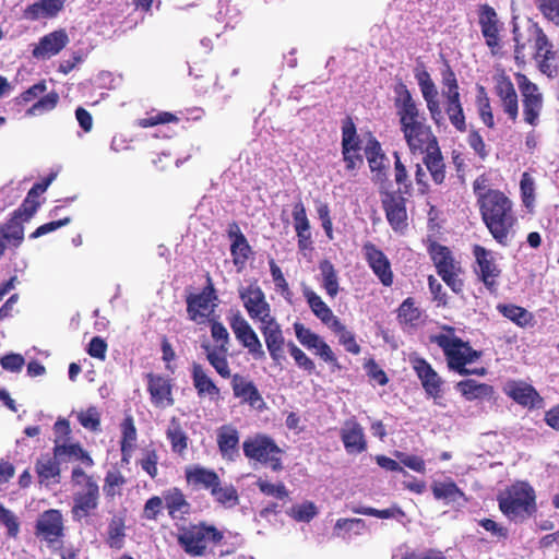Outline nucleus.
I'll return each instance as SVG.
<instances>
[{
    "label": "nucleus",
    "mask_w": 559,
    "mask_h": 559,
    "mask_svg": "<svg viewBox=\"0 0 559 559\" xmlns=\"http://www.w3.org/2000/svg\"><path fill=\"white\" fill-rule=\"evenodd\" d=\"M394 157V168H393V175H394V181L397 185L399 193L411 195L413 190L412 180L408 175V170L405 166V164L402 162L400 153L395 151L393 153Z\"/></svg>",
    "instance_id": "obj_49"
},
{
    "label": "nucleus",
    "mask_w": 559,
    "mask_h": 559,
    "mask_svg": "<svg viewBox=\"0 0 559 559\" xmlns=\"http://www.w3.org/2000/svg\"><path fill=\"white\" fill-rule=\"evenodd\" d=\"M497 309L504 318L520 328H532L535 324L533 313L523 307L513 304H500Z\"/></svg>",
    "instance_id": "obj_39"
},
{
    "label": "nucleus",
    "mask_w": 559,
    "mask_h": 559,
    "mask_svg": "<svg viewBox=\"0 0 559 559\" xmlns=\"http://www.w3.org/2000/svg\"><path fill=\"white\" fill-rule=\"evenodd\" d=\"M493 91L502 111L512 123H515L519 118V97L511 79L506 74L496 76Z\"/></svg>",
    "instance_id": "obj_18"
},
{
    "label": "nucleus",
    "mask_w": 559,
    "mask_h": 559,
    "mask_svg": "<svg viewBox=\"0 0 559 559\" xmlns=\"http://www.w3.org/2000/svg\"><path fill=\"white\" fill-rule=\"evenodd\" d=\"M319 269L322 274V287L331 298H334L340 290L337 273L334 265L331 261L323 260L320 262Z\"/></svg>",
    "instance_id": "obj_51"
},
{
    "label": "nucleus",
    "mask_w": 559,
    "mask_h": 559,
    "mask_svg": "<svg viewBox=\"0 0 559 559\" xmlns=\"http://www.w3.org/2000/svg\"><path fill=\"white\" fill-rule=\"evenodd\" d=\"M230 253L233 257L234 265L238 271H241L249 259L251 247L240 230L234 235V240L230 246Z\"/></svg>",
    "instance_id": "obj_44"
},
{
    "label": "nucleus",
    "mask_w": 559,
    "mask_h": 559,
    "mask_svg": "<svg viewBox=\"0 0 559 559\" xmlns=\"http://www.w3.org/2000/svg\"><path fill=\"white\" fill-rule=\"evenodd\" d=\"M229 325L239 344L245 347L254 360L266 358L262 343L250 323L240 312L234 313L229 319Z\"/></svg>",
    "instance_id": "obj_9"
},
{
    "label": "nucleus",
    "mask_w": 559,
    "mask_h": 559,
    "mask_svg": "<svg viewBox=\"0 0 559 559\" xmlns=\"http://www.w3.org/2000/svg\"><path fill=\"white\" fill-rule=\"evenodd\" d=\"M477 112L481 122L488 129H495L496 122L493 118V111L490 104V98L486 92V88L483 85L477 86V94L475 99Z\"/></svg>",
    "instance_id": "obj_47"
},
{
    "label": "nucleus",
    "mask_w": 559,
    "mask_h": 559,
    "mask_svg": "<svg viewBox=\"0 0 559 559\" xmlns=\"http://www.w3.org/2000/svg\"><path fill=\"white\" fill-rule=\"evenodd\" d=\"M126 484L124 476L119 471H108L104 479L103 491L107 498L121 495V487Z\"/></svg>",
    "instance_id": "obj_56"
},
{
    "label": "nucleus",
    "mask_w": 559,
    "mask_h": 559,
    "mask_svg": "<svg viewBox=\"0 0 559 559\" xmlns=\"http://www.w3.org/2000/svg\"><path fill=\"white\" fill-rule=\"evenodd\" d=\"M120 451L122 455V461L128 463L129 459L131 457L132 451L135 448V441L138 437L134 419L131 415H127L123 418L122 423L120 424Z\"/></svg>",
    "instance_id": "obj_38"
},
{
    "label": "nucleus",
    "mask_w": 559,
    "mask_h": 559,
    "mask_svg": "<svg viewBox=\"0 0 559 559\" xmlns=\"http://www.w3.org/2000/svg\"><path fill=\"white\" fill-rule=\"evenodd\" d=\"M166 438L170 442L171 451L182 454L188 448L189 438L183 426L177 417H171L166 429Z\"/></svg>",
    "instance_id": "obj_41"
},
{
    "label": "nucleus",
    "mask_w": 559,
    "mask_h": 559,
    "mask_svg": "<svg viewBox=\"0 0 559 559\" xmlns=\"http://www.w3.org/2000/svg\"><path fill=\"white\" fill-rule=\"evenodd\" d=\"M188 486L193 489L210 488V469L199 465H190L185 469Z\"/></svg>",
    "instance_id": "obj_52"
},
{
    "label": "nucleus",
    "mask_w": 559,
    "mask_h": 559,
    "mask_svg": "<svg viewBox=\"0 0 559 559\" xmlns=\"http://www.w3.org/2000/svg\"><path fill=\"white\" fill-rule=\"evenodd\" d=\"M23 222L21 217L12 213L11 218L0 226L3 237L15 247H19L24 240Z\"/></svg>",
    "instance_id": "obj_50"
},
{
    "label": "nucleus",
    "mask_w": 559,
    "mask_h": 559,
    "mask_svg": "<svg viewBox=\"0 0 559 559\" xmlns=\"http://www.w3.org/2000/svg\"><path fill=\"white\" fill-rule=\"evenodd\" d=\"M230 384L234 396L240 399L241 402L257 408H261V406L264 404V401L255 384L251 380H248L246 377L239 373H235L231 377Z\"/></svg>",
    "instance_id": "obj_30"
},
{
    "label": "nucleus",
    "mask_w": 559,
    "mask_h": 559,
    "mask_svg": "<svg viewBox=\"0 0 559 559\" xmlns=\"http://www.w3.org/2000/svg\"><path fill=\"white\" fill-rule=\"evenodd\" d=\"M164 510L165 498L163 492L162 496H152L145 501L141 516L147 521H157Z\"/></svg>",
    "instance_id": "obj_58"
},
{
    "label": "nucleus",
    "mask_w": 559,
    "mask_h": 559,
    "mask_svg": "<svg viewBox=\"0 0 559 559\" xmlns=\"http://www.w3.org/2000/svg\"><path fill=\"white\" fill-rule=\"evenodd\" d=\"M473 255L477 265L475 267L477 278L489 292H495L498 286L497 278L500 276L501 270L497 265L492 252L480 245H474Z\"/></svg>",
    "instance_id": "obj_12"
},
{
    "label": "nucleus",
    "mask_w": 559,
    "mask_h": 559,
    "mask_svg": "<svg viewBox=\"0 0 559 559\" xmlns=\"http://www.w3.org/2000/svg\"><path fill=\"white\" fill-rule=\"evenodd\" d=\"M271 359L280 364L284 359L285 337L275 317L269 318L260 325Z\"/></svg>",
    "instance_id": "obj_22"
},
{
    "label": "nucleus",
    "mask_w": 559,
    "mask_h": 559,
    "mask_svg": "<svg viewBox=\"0 0 559 559\" xmlns=\"http://www.w3.org/2000/svg\"><path fill=\"white\" fill-rule=\"evenodd\" d=\"M342 150L360 151V140L357 135V129L349 117H347L342 124Z\"/></svg>",
    "instance_id": "obj_55"
},
{
    "label": "nucleus",
    "mask_w": 559,
    "mask_h": 559,
    "mask_svg": "<svg viewBox=\"0 0 559 559\" xmlns=\"http://www.w3.org/2000/svg\"><path fill=\"white\" fill-rule=\"evenodd\" d=\"M396 318L400 324L407 326H416L421 319V310L416 306L413 297H407L399 306Z\"/></svg>",
    "instance_id": "obj_46"
},
{
    "label": "nucleus",
    "mask_w": 559,
    "mask_h": 559,
    "mask_svg": "<svg viewBox=\"0 0 559 559\" xmlns=\"http://www.w3.org/2000/svg\"><path fill=\"white\" fill-rule=\"evenodd\" d=\"M66 457H68L69 461L72 459L80 461L88 468L93 467L95 464L93 457L79 442L59 443V440H57L52 448V455L49 453L41 454L35 462V473L40 486L49 488L60 484V463L64 461Z\"/></svg>",
    "instance_id": "obj_3"
},
{
    "label": "nucleus",
    "mask_w": 559,
    "mask_h": 559,
    "mask_svg": "<svg viewBox=\"0 0 559 559\" xmlns=\"http://www.w3.org/2000/svg\"><path fill=\"white\" fill-rule=\"evenodd\" d=\"M427 252L436 267L437 274L452 270L457 271L459 266H462L449 247L430 238L427 241Z\"/></svg>",
    "instance_id": "obj_27"
},
{
    "label": "nucleus",
    "mask_w": 559,
    "mask_h": 559,
    "mask_svg": "<svg viewBox=\"0 0 559 559\" xmlns=\"http://www.w3.org/2000/svg\"><path fill=\"white\" fill-rule=\"evenodd\" d=\"M164 498L165 510L175 526L186 524L187 516L190 515L192 508L183 491L178 487H171L164 490Z\"/></svg>",
    "instance_id": "obj_21"
},
{
    "label": "nucleus",
    "mask_w": 559,
    "mask_h": 559,
    "mask_svg": "<svg viewBox=\"0 0 559 559\" xmlns=\"http://www.w3.org/2000/svg\"><path fill=\"white\" fill-rule=\"evenodd\" d=\"M397 192H385L381 198L386 221L394 231H404L407 224L406 199Z\"/></svg>",
    "instance_id": "obj_16"
},
{
    "label": "nucleus",
    "mask_w": 559,
    "mask_h": 559,
    "mask_svg": "<svg viewBox=\"0 0 559 559\" xmlns=\"http://www.w3.org/2000/svg\"><path fill=\"white\" fill-rule=\"evenodd\" d=\"M176 528L177 543L187 555L199 557L206 552V538L210 535V525L206 522L182 524Z\"/></svg>",
    "instance_id": "obj_8"
},
{
    "label": "nucleus",
    "mask_w": 559,
    "mask_h": 559,
    "mask_svg": "<svg viewBox=\"0 0 559 559\" xmlns=\"http://www.w3.org/2000/svg\"><path fill=\"white\" fill-rule=\"evenodd\" d=\"M212 496L222 506L231 508L238 504L239 497L233 485L222 487L218 475L212 471Z\"/></svg>",
    "instance_id": "obj_42"
},
{
    "label": "nucleus",
    "mask_w": 559,
    "mask_h": 559,
    "mask_svg": "<svg viewBox=\"0 0 559 559\" xmlns=\"http://www.w3.org/2000/svg\"><path fill=\"white\" fill-rule=\"evenodd\" d=\"M242 451L249 461L258 462L273 472H281L284 468L282 460L284 450L269 435L255 433L246 438L242 442Z\"/></svg>",
    "instance_id": "obj_5"
},
{
    "label": "nucleus",
    "mask_w": 559,
    "mask_h": 559,
    "mask_svg": "<svg viewBox=\"0 0 559 559\" xmlns=\"http://www.w3.org/2000/svg\"><path fill=\"white\" fill-rule=\"evenodd\" d=\"M294 330L299 343L308 349H316V354L325 362L340 367L337 358L330 345L320 335L306 328L300 322L294 323Z\"/></svg>",
    "instance_id": "obj_17"
},
{
    "label": "nucleus",
    "mask_w": 559,
    "mask_h": 559,
    "mask_svg": "<svg viewBox=\"0 0 559 559\" xmlns=\"http://www.w3.org/2000/svg\"><path fill=\"white\" fill-rule=\"evenodd\" d=\"M463 273V266H459L457 271H447L438 275L454 294L462 295L465 286L464 280L461 277Z\"/></svg>",
    "instance_id": "obj_62"
},
{
    "label": "nucleus",
    "mask_w": 559,
    "mask_h": 559,
    "mask_svg": "<svg viewBox=\"0 0 559 559\" xmlns=\"http://www.w3.org/2000/svg\"><path fill=\"white\" fill-rule=\"evenodd\" d=\"M456 389L467 401L489 399L493 394V388L487 383H478L474 379L457 382Z\"/></svg>",
    "instance_id": "obj_40"
},
{
    "label": "nucleus",
    "mask_w": 559,
    "mask_h": 559,
    "mask_svg": "<svg viewBox=\"0 0 559 559\" xmlns=\"http://www.w3.org/2000/svg\"><path fill=\"white\" fill-rule=\"evenodd\" d=\"M304 296L313 314L328 328L331 329L334 325V321L340 320L316 292L306 287Z\"/></svg>",
    "instance_id": "obj_37"
},
{
    "label": "nucleus",
    "mask_w": 559,
    "mask_h": 559,
    "mask_svg": "<svg viewBox=\"0 0 559 559\" xmlns=\"http://www.w3.org/2000/svg\"><path fill=\"white\" fill-rule=\"evenodd\" d=\"M443 108L451 126L457 132L465 133L467 131V123L461 98L444 100Z\"/></svg>",
    "instance_id": "obj_43"
},
{
    "label": "nucleus",
    "mask_w": 559,
    "mask_h": 559,
    "mask_svg": "<svg viewBox=\"0 0 559 559\" xmlns=\"http://www.w3.org/2000/svg\"><path fill=\"white\" fill-rule=\"evenodd\" d=\"M431 491L436 500H441L445 504L456 503L460 501L467 502L468 500L465 492L451 477H448L442 481L435 480L431 484Z\"/></svg>",
    "instance_id": "obj_35"
},
{
    "label": "nucleus",
    "mask_w": 559,
    "mask_h": 559,
    "mask_svg": "<svg viewBox=\"0 0 559 559\" xmlns=\"http://www.w3.org/2000/svg\"><path fill=\"white\" fill-rule=\"evenodd\" d=\"M423 165L437 186H441L447 179V165L439 144L423 154Z\"/></svg>",
    "instance_id": "obj_34"
},
{
    "label": "nucleus",
    "mask_w": 559,
    "mask_h": 559,
    "mask_svg": "<svg viewBox=\"0 0 559 559\" xmlns=\"http://www.w3.org/2000/svg\"><path fill=\"white\" fill-rule=\"evenodd\" d=\"M126 522L122 516L114 515L107 526L106 544L112 549H121L124 546Z\"/></svg>",
    "instance_id": "obj_45"
},
{
    "label": "nucleus",
    "mask_w": 559,
    "mask_h": 559,
    "mask_svg": "<svg viewBox=\"0 0 559 559\" xmlns=\"http://www.w3.org/2000/svg\"><path fill=\"white\" fill-rule=\"evenodd\" d=\"M340 436L347 454H360L368 448L364 428L355 418L344 423Z\"/></svg>",
    "instance_id": "obj_25"
},
{
    "label": "nucleus",
    "mask_w": 559,
    "mask_h": 559,
    "mask_svg": "<svg viewBox=\"0 0 559 559\" xmlns=\"http://www.w3.org/2000/svg\"><path fill=\"white\" fill-rule=\"evenodd\" d=\"M415 79L417 80L423 98L426 102L431 120L435 124L440 126L443 122L444 117L438 100V90L435 82L432 81L429 72L425 69L416 70Z\"/></svg>",
    "instance_id": "obj_19"
},
{
    "label": "nucleus",
    "mask_w": 559,
    "mask_h": 559,
    "mask_svg": "<svg viewBox=\"0 0 559 559\" xmlns=\"http://www.w3.org/2000/svg\"><path fill=\"white\" fill-rule=\"evenodd\" d=\"M239 297L242 300L248 316L253 321L262 323L273 317L271 314V306L266 301L263 290L257 283H251L239 289Z\"/></svg>",
    "instance_id": "obj_13"
},
{
    "label": "nucleus",
    "mask_w": 559,
    "mask_h": 559,
    "mask_svg": "<svg viewBox=\"0 0 559 559\" xmlns=\"http://www.w3.org/2000/svg\"><path fill=\"white\" fill-rule=\"evenodd\" d=\"M270 272L272 275V280L275 284L276 289L282 294V296L288 301L292 302L293 293L289 288V285L281 270V267L275 263L273 259L270 260Z\"/></svg>",
    "instance_id": "obj_59"
},
{
    "label": "nucleus",
    "mask_w": 559,
    "mask_h": 559,
    "mask_svg": "<svg viewBox=\"0 0 559 559\" xmlns=\"http://www.w3.org/2000/svg\"><path fill=\"white\" fill-rule=\"evenodd\" d=\"M69 43V36L66 29L53 31L39 39L32 51L36 59H46L58 55Z\"/></svg>",
    "instance_id": "obj_26"
},
{
    "label": "nucleus",
    "mask_w": 559,
    "mask_h": 559,
    "mask_svg": "<svg viewBox=\"0 0 559 559\" xmlns=\"http://www.w3.org/2000/svg\"><path fill=\"white\" fill-rule=\"evenodd\" d=\"M478 25L486 46L492 56L502 53L504 23L488 3L478 5Z\"/></svg>",
    "instance_id": "obj_6"
},
{
    "label": "nucleus",
    "mask_w": 559,
    "mask_h": 559,
    "mask_svg": "<svg viewBox=\"0 0 559 559\" xmlns=\"http://www.w3.org/2000/svg\"><path fill=\"white\" fill-rule=\"evenodd\" d=\"M362 252L365 260L380 283L386 287L392 286L394 275L391 262L384 252L371 241H366L362 245Z\"/></svg>",
    "instance_id": "obj_15"
},
{
    "label": "nucleus",
    "mask_w": 559,
    "mask_h": 559,
    "mask_svg": "<svg viewBox=\"0 0 559 559\" xmlns=\"http://www.w3.org/2000/svg\"><path fill=\"white\" fill-rule=\"evenodd\" d=\"M473 192L485 226L498 243L506 246L518 221L512 200L503 191L490 188L486 175L473 181Z\"/></svg>",
    "instance_id": "obj_2"
},
{
    "label": "nucleus",
    "mask_w": 559,
    "mask_h": 559,
    "mask_svg": "<svg viewBox=\"0 0 559 559\" xmlns=\"http://www.w3.org/2000/svg\"><path fill=\"white\" fill-rule=\"evenodd\" d=\"M394 108L399 118L400 130L413 155L424 154L439 144L425 112L414 99L403 81L394 85Z\"/></svg>",
    "instance_id": "obj_1"
},
{
    "label": "nucleus",
    "mask_w": 559,
    "mask_h": 559,
    "mask_svg": "<svg viewBox=\"0 0 559 559\" xmlns=\"http://www.w3.org/2000/svg\"><path fill=\"white\" fill-rule=\"evenodd\" d=\"M362 519H338L334 525V535L343 539H350L352 535H361L366 530Z\"/></svg>",
    "instance_id": "obj_48"
},
{
    "label": "nucleus",
    "mask_w": 559,
    "mask_h": 559,
    "mask_svg": "<svg viewBox=\"0 0 559 559\" xmlns=\"http://www.w3.org/2000/svg\"><path fill=\"white\" fill-rule=\"evenodd\" d=\"M179 118L169 111H158L155 115H148L138 120L136 124L141 128H151L157 124L178 122Z\"/></svg>",
    "instance_id": "obj_63"
},
{
    "label": "nucleus",
    "mask_w": 559,
    "mask_h": 559,
    "mask_svg": "<svg viewBox=\"0 0 559 559\" xmlns=\"http://www.w3.org/2000/svg\"><path fill=\"white\" fill-rule=\"evenodd\" d=\"M411 364L426 394L433 399L441 397L443 380L432 366L425 358L419 356L411 357Z\"/></svg>",
    "instance_id": "obj_20"
},
{
    "label": "nucleus",
    "mask_w": 559,
    "mask_h": 559,
    "mask_svg": "<svg viewBox=\"0 0 559 559\" xmlns=\"http://www.w3.org/2000/svg\"><path fill=\"white\" fill-rule=\"evenodd\" d=\"M431 342L437 344L445 356L448 367L461 376H468L469 369L466 368L465 342L457 336L438 334L431 337Z\"/></svg>",
    "instance_id": "obj_10"
},
{
    "label": "nucleus",
    "mask_w": 559,
    "mask_h": 559,
    "mask_svg": "<svg viewBox=\"0 0 559 559\" xmlns=\"http://www.w3.org/2000/svg\"><path fill=\"white\" fill-rule=\"evenodd\" d=\"M66 0H39L29 5L24 11L28 20L53 19L64 8Z\"/></svg>",
    "instance_id": "obj_36"
},
{
    "label": "nucleus",
    "mask_w": 559,
    "mask_h": 559,
    "mask_svg": "<svg viewBox=\"0 0 559 559\" xmlns=\"http://www.w3.org/2000/svg\"><path fill=\"white\" fill-rule=\"evenodd\" d=\"M506 394L514 402L523 407L534 408L539 407L543 403V397L536 389L523 381H511L504 389Z\"/></svg>",
    "instance_id": "obj_28"
},
{
    "label": "nucleus",
    "mask_w": 559,
    "mask_h": 559,
    "mask_svg": "<svg viewBox=\"0 0 559 559\" xmlns=\"http://www.w3.org/2000/svg\"><path fill=\"white\" fill-rule=\"evenodd\" d=\"M522 203L526 209H532L535 202V181L528 173H523L520 181Z\"/></svg>",
    "instance_id": "obj_61"
},
{
    "label": "nucleus",
    "mask_w": 559,
    "mask_h": 559,
    "mask_svg": "<svg viewBox=\"0 0 559 559\" xmlns=\"http://www.w3.org/2000/svg\"><path fill=\"white\" fill-rule=\"evenodd\" d=\"M331 330L338 335V342L345 347V349L353 354L358 355L361 352L360 345L356 342L355 334L346 329V326L338 321H334V325Z\"/></svg>",
    "instance_id": "obj_54"
},
{
    "label": "nucleus",
    "mask_w": 559,
    "mask_h": 559,
    "mask_svg": "<svg viewBox=\"0 0 559 559\" xmlns=\"http://www.w3.org/2000/svg\"><path fill=\"white\" fill-rule=\"evenodd\" d=\"M520 78L519 90L521 93L523 121L535 128L540 122L544 96L537 84L530 81L525 75Z\"/></svg>",
    "instance_id": "obj_7"
},
{
    "label": "nucleus",
    "mask_w": 559,
    "mask_h": 559,
    "mask_svg": "<svg viewBox=\"0 0 559 559\" xmlns=\"http://www.w3.org/2000/svg\"><path fill=\"white\" fill-rule=\"evenodd\" d=\"M365 153L370 171L373 174V180L380 183L385 182L388 180V167L385 165L386 156L380 142L374 138L370 139L365 148Z\"/></svg>",
    "instance_id": "obj_32"
},
{
    "label": "nucleus",
    "mask_w": 559,
    "mask_h": 559,
    "mask_svg": "<svg viewBox=\"0 0 559 559\" xmlns=\"http://www.w3.org/2000/svg\"><path fill=\"white\" fill-rule=\"evenodd\" d=\"M36 537L53 547L64 537V520L60 510L49 509L39 514L35 523Z\"/></svg>",
    "instance_id": "obj_11"
},
{
    "label": "nucleus",
    "mask_w": 559,
    "mask_h": 559,
    "mask_svg": "<svg viewBox=\"0 0 559 559\" xmlns=\"http://www.w3.org/2000/svg\"><path fill=\"white\" fill-rule=\"evenodd\" d=\"M442 75V97L444 100H452L461 98L460 86L452 68L447 64L445 69L441 72Z\"/></svg>",
    "instance_id": "obj_53"
},
{
    "label": "nucleus",
    "mask_w": 559,
    "mask_h": 559,
    "mask_svg": "<svg viewBox=\"0 0 559 559\" xmlns=\"http://www.w3.org/2000/svg\"><path fill=\"white\" fill-rule=\"evenodd\" d=\"M533 35L535 59L538 62L539 70L547 76L552 78L558 71L557 66L552 64V61L557 58V51L554 49L546 33L538 25H534Z\"/></svg>",
    "instance_id": "obj_14"
},
{
    "label": "nucleus",
    "mask_w": 559,
    "mask_h": 559,
    "mask_svg": "<svg viewBox=\"0 0 559 559\" xmlns=\"http://www.w3.org/2000/svg\"><path fill=\"white\" fill-rule=\"evenodd\" d=\"M501 513L511 522L523 523L537 512L536 492L524 480H516L497 496Z\"/></svg>",
    "instance_id": "obj_4"
},
{
    "label": "nucleus",
    "mask_w": 559,
    "mask_h": 559,
    "mask_svg": "<svg viewBox=\"0 0 559 559\" xmlns=\"http://www.w3.org/2000/svg\"><path fill=\"white\" fill-rule=\"evenodd\" d=\"M59 103V95L57 92L52 91L43 97H40L37 102H35L27 110L26 116H38L44 112L51 111L56 108Z\"/></svg>",
    "instance_id": "obj_57"
},
{
    "label": "nucleus",
    "mask_w": 559,
    "mask_h": 559,
    "mask_svg": "<svg viewBox=\"0 0 559 559\" xmlns=\"http://www.w3.org/2000/svg\"><path fill=\"white\" fill-rule=\"evenodd\" d=\"M216 442L223 459L234 461L239 456V432L231 425H224L217 429Z\"/></svg>",
    "instance_id": "obj_33"
},
{
    "label": "nucleus",
    "mask_w": 559,
    "mask_h": 559,
    "mask_svg": "<svg viewBox=\"0 0 559 559\" xmlns=\"http://www.w3.org/2000/svg\"><path fill=\"white\" fill-rule=\"evenodd\" d=\"M535 2L545 19L559 24V0H535Z\"/></svg>",
    "instance_id": "obj_64"
},
{
    "label": "nucleus",
    "mask_w": 559,
    "mask_h": 559,
    "mask_svg": "<svg viewBox=\"0 0 559 559\" xmlns=\"http://www.w3.org/2000/svg\"><path fill=\"white\" fill-rule=\"evenodd\" d=\"M170 380L159 374H147V391L151 395V401L156 407H166L174 404L171 396Z\"/></svg>",
    "instance_id": "obj_31"
},
{
    "label": "nucleus",
    "mask_w": 559,
    "mask_h": 559,
    "mask_svg": "<svg viewBox=\"0 0 559 559\" xmlns=\"http://www.w3.org/2000/svg\"><path fill=\"white\" fill-rule=\"evenodd\" d=\"M287 347L290 356L294 358L295 364L309 374L316 372V364L314 361L306 355L304 350H301L294 342H288Z\"/></svg>",
    "instance_id": "obj_60"
},
{
    "label": "nucleus",
    "mask_w": 559,
    "mask_h": 559,
    "mask_svg": "<svg viewBox=\"0 0 559 559\" xmlns=\"http://www.w3.org/2000/svg\"><path fill=\"white\" fill-rule=\"evenodd\" d=\"M186 301L190 320L197 324L210 322V275H206V284L202 292L188 295Z\"/></svg>",
    "instance_id": "obj_24"
},
{
    "label": "nucleus",
    "mask_w": 559,
    "mask_h": 559,
    "mask_svg": "<svg viewBox=\"0 0 559 559\" xmlns=\"http://www.w3.org/2000/svg\"><path fill=\"white\" fill-rule=\"evenodd\" d=\"M99 486L83 488L73 493L71 514L73 520L81 521L93 514L99 504Z\"/></svg>",
    "instance_id": "obj_23"
},
{
    "label": "nucleus",
    "mask_w": 559,
    "mask_h": 559,
    "mask_svg": "<svg viewBox=\"0 0 559 559\" xmlns=\"http://www.w3.org/2000/svg\"><path fill=\"white\" fill-rule=\"evenodd\" d=\"M294 228L297 235V245L300 251L312 250V236L310 222L307 216L306 207L302 201H298L293 207Z\"/></svg>",
    "instance_id": "obj_29"
}]
</instances>
